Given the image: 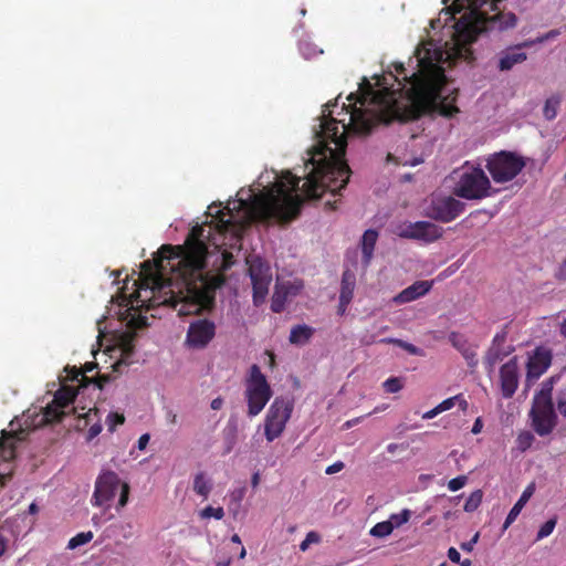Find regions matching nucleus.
Wrapping results in <instances>:
<instances>
[{
	"label": "nucleus",
	"mask_w": 566,
	"mask_h": 566,
	"mask_svg": "<svg viewBox=\"0 0 566 566\" xmlns=\"http://www.w3.org/2000/svg\"><path fill=\"white\" fill-rule=\"evenodd\" d=\"M203 226L193 227L184 245L164 244L158 256L140 266L139 286L132 294L140 306L169 305L180 316L200 314L214 306L217 289L226 277L222 273L206 271L208 248Z\"/></svg>",
	"instance_id": "obj_1"
},
{
	"label": "nucleus",
	"mask_w": 566,
	"mask_h": 566,
	"mask_svg": "<svg viewBox=\"0 0 566 566\" xmlns=\"http://www.w3.org/2000/svg\"><path fill=\"white\" fill-rule=\"evenodd\" d=\"M394 66L396 72L409 84V87L406 88L409 107L401 113L398 105L395 104L391 107L394 115L389 117L382 97L365 80L367 92L350 93L347 97L350 104L348 106L343 105L344 108H350V111H347L350 115L347 125L344 120L331 117L329 109H324L319 130L316 132L317 145L314 147L310 159L312 168L303 184V192L307 199L319 198L326 191L336 195L348 184L352 170L345 160L346 133L366 136L377 125L388 124L391 119L406 122L420 117L412 115L416 106L410 98L411 74L408 75L402 63H394ZM325 107L329 108L331 104H326Z\"/></svg>",
	"instance_id": "obj_2"
},
{
	"label": "nucleus",
	"mask_w": 566,
	"mask_h": 566,
	"mask_svg": "<svg viewBox=\"0 0 566 566\" xmlns=\"http://www.w3.org/2000/svg\"><path fill=\"white\" fill-rule=\"evenodd\" d=\"M301 178L291 171L282 174L281 179L273 186L258 195H250V199H240L234 209L244 210L243 216L234 213L233 209L226 207L218 210L216 228L220 233H231L240 238L252 222L286 224L298 217L303 199L297 191Z\"/></svg>",
	"instance_id": "obj_3"
},
{
	"label": "nucleus",
	"mask_w": 566,
	"mask_h": 566,
	"mask_svg": "<svg viewBox=\"0 0 566 566\" xmlns=\"http://www.w3.org/2000/svg\"><path fill=\"white\" fill-rule=\"evenodd\" d=\"M446 52L428 41L417 46L415 51L418 71L411 73L412 87L410 98L416 106L413 116L426 113H438L452 118L460 109L455 106L457 90L448 92L447 76L441 63Z\"/></svg>",
	"instance_id": "obj_4"
},
{
	"label": "nucleus",
	"mask_w": 566,
	"mask_h": 566,
	"mask_svg": "<svg viewBox=\"0 0 566 566\" xmlns=\"http://www.w3.org/2000/svg\"><path fill=\"white\" fill-rule=\"evenodd\" d=\"M502 0H454L459 10L463 7L468 11L455 23L458 38L464 43H473L488 31H504L514 28L517 18L512 12H501L497 4Z\"/></svg>",
	"instance_id": "obj_5"
},
{
	"label": "nucleus",
	"mask_w": 566,
	"mask_h": 566,
	"mask_svg": "<svg viewBox=\"0 0 566 566\" xmlns=\"http://www.w3.org/2000/svg\"><path fill=\"white\" fill-rule=\"evenodd\" d=\"M491 182L483 169L464 166L458 172V180L453 193L467 200H480L491 195Z\"/></svg>",
	"instance_id": "obj_6"
},
{
	"label": "nucleus",
	"mask_w": 566,
	"mask_h": 566,
	"mask_svg": "<svg viewBox=\"0 0 566 566\" xmlns=\"http://www.w3.org/2000/svg\"><path fill=\"white\" fill-rule=\"evenodd\" d=\"M118 489H120V494L117 510H120L128 502L129 485L126 482H122L118 475L113 471L102 473L95 482L92 504L94 506H109V502L114 499Z\"/></svg>",
	"instance_id": "obj_7"
},
{
	"label": "nucleus",
	"mask_w": 566,
	"mask_h": 566,
	"mask_svg": "<svg viewBox=\"0 0 566 566\" xmlns=\"http://www.w3.org/2000/svg\"><path fill=\"white\" fill-rule=\"evenodd\" d=\"M272 389L266 377L258 365H252L250 376L247 379L245 399L248 402V415L258 416L272 397Z\"/></svg>",
	"instance_id": "obj_8"
},
{
	"label": "nucleus",
	"mask_w": 566,
	"mask_h": 566,
	"mask_svg": "<svg viewBox=\"0 0 566 566\" xmlns=\"http://www.w3.org/2000/svg\"><path fill=\"white\" fill-rule=\"evenodd\" d=\"M525 165L526 163L522 156L502 150L488 158L486 169L496 184H504L513 180Z\"/></svg>",
	"instance_id": "obj_9"
},
{
	"label": "nucleus",
	"mask_w": 566,
	"mask_h": 566,
	"mask_svg": "<svg viewBox=\"0 0 566 566\" xmlns=\"http://www.w3.org/2000/svg\"><path fill=\"white\" fill-rule=\"evenodd\" d=\"M293 408V401L287 398L276 397L273 400L264 421V434L269 442H272L283 433L292 416Z\"/></svg>",
	"instance_id": "obj_10"
},
{
	"label": "nucleus",
	"mask_w": 566,
	"mask_h": 566,
	"mask_svg": "<svg viewBox=\"0 0 566 566\" xmlns=\"http://www.w3.org/2000/svg\"><path fill=\"white\" fill-rule=\"evenodd\" d=\"M249 275L253 289V304L255 306L264 303L272 282L271 269L261 258L255 256L249 262Z\"/></svg>",
	"instance_id": "obj_11"
},
{
	"label": "nucleus",
	"mask_w": 566,
	"mask_h": 566,
	"mask_svg": "<svg viewBox=\"0 0 566 566\" xmlns=\"http://www.w3.org/2000/svg\"><path fill=\"white\" fill-rule=\"evenodd\" d=\"M530 418L533 430L539 437L548 436L557 426V415L554 409V402L533 400Z\"/></svg>",
	"instance_id": "obj_12"
},
{
	"label": "nucleus",
	"mask_w": 566,
	"mask_h": 566,
	"mask_svg": "<svg viewBox=\"0 0 566 566\" xmlns=\"http://www.w3.org/2000/svg\"><path fill=\"white\" fill-rule=\"evenodd\" d=\"M216 335V324L208 318H195L189 323L185 345L191 349H203Z\"/></svg>",
	"instance_id": "obj_13"
},
{
	"label": "nucleus",
	"mask_w": 566,
	"mask_h": 566,
	"mask_svg": "<svg viewBox=\"0 0 566 566\" xmlns=\"http://www.w3.org/2000/svg\"><path fill=\"white\" fill-rule=\"evenodd\" d=\"M77 390L72 386H62L54 395L51 403L43 409V420L46 423L60 422L65 417L64 411L75 399Z\"/></svg>",
	"instance_id": "obj_14"
},
{
	"label": "nucleus",
	"mask_w": 566,
	"mask_h": 566,
	"mask_svg": "<svg viewBox=\"0 0 566 566\" xmlns=\"http://www.w3.org/2000/svg\"><path fill=\"white\" fill-rule=\"evenodd\" d=\"M465 205L449 196L432 201L430 217L437 221L451 222L464 211Z\"/></svg>",
	"instance_id": "obj_15"
},
{
	"label": "nucleus",
	"mask_w": 566,
	"mask_h": 566,
	"mask_svg": "<svg viewBox=\"0 0 566 566\" xmlns=\"http://www.w3.org/2000/svg\"><path fill=\"white\" fill-rule=\"evenodd\" d=\"M501 390L504 398H511L518 386L516 359L505 363L500 369Z\"/></svg>",
	"instance_id": "obj_16"
},
{
	"label": "nucleus",
	"mask_w": 566,
	"mask_h": 566,
	"mask_svg": "<svg viewBox=\"0 0 566 566\" xmlns=\"http://www.w3.org/2000/svg\"><path fill=\"white\" fill-rule=\"evenodd\" d=\"M552 353L548 349L538 347L527 361V378H539L551 366Z\"/></svg>",
	"instance_id": "obj_17"
},
{
	"label": "nucleus",
	"mask_w": 566,
	"mask_h": 566,
	"mask_svg": "<svg viewBox=\"0 0 566 566\" xmlns=\"http://www.w3.org/2000/svg\"><path fill=\"white\" fill-rule=\"evenodd\" d=\"M410 240H418L424 243H431L439 240L443 234V229L429 221H417L416 230L410 232Z\"/></svg>",
	"instance_id": "obj_18"
},
{
	"label": "nucleus",
	"mask_w": 566,
	"mask_h": 566,
	"mask_svg": "<svg viewBox=\"0 0 566 566\" xmlns=\"http://www.w3.org/2000/svg\"><path fill=\"white\" fill-rule=\"evenodd\" d=\"M432 287L430 281H417L410 286L402 290L399 294L394 297V301L398 304H405L412 302L423 295H426Z\"/></svg>",
	"instance_id": "obj_19"
},
{
	"label": "nucleus",
	"mask_w": 566,
	"mask_h": 566,
	"mask_svg": "<svg viewBox=\"0 0 566 566\" xmlns=\"http://www.w3.org/2000/svg\"><path fill=\"white\" fill-rule=\"evenodd\" d=\"M521 46L509 48L500 53L497 63L500 71H510L514 65L523 63L527 59L526 53L520 51Z\"/></svg>",
	"instance_id": "obj_20"
},
{
	"label": "nucleus",
	"mask_w": 566,
	"mask_h": 566,
	"mask_svg": "<svg viewBox=\"0 0 566 566\" xmlns=\"http://www.w3.org/2000/svg\"><path fill=\"white\" fill-rule=\"evenodd\" d=\"M534 490H535L534 484H530L523 491V493L520 496V499L517 500V502L513 505V507L509 512V514H507V516H506V518L504 521V524H503V531L509 528V526L517 518V516L520 515L521 511L523 510L525 504L528 502V500L533 495Z\"/></svg>",
	"instance_id": "obj_21"
},
{
	"label": "nucleus",
	"mask_w": 566,
	"mask_h": 566,
	"mask_svg": "<svg viewBox=\"0 0 566 566\" xmlns=\"http://www.w3.org/2000/svg\"><path fill=\"white\" fill-rule=\"evenodd\" d=\"M378 240V232L374 229H368L364 232L360 241L363 252V263L368 266L374 254L375 245Z\"/></svg>",
	"instance_id": "obj_22"
},
{
	"label": "nucleus",
	"mask_w": 566,
	"mask_h": 566,
	"mask_svg": "<svg viewBox=\"0 0 566 566\" xmlns=\"http://www.w3.org/2000/svg\"><path fill=\"white\" fill-rule=\"evenodd\" d=\"M356 286V275L350 270L343 272L340 282L339 300L344 303H350L354 296V290Z\"/></svg>",
	"instance_id": "obj_23"
},
{
	"label": "nucleus",
	"mask_w": 566,
	"mask_h": 566,
	"mask_svg": "<svg viewBox=\"0 0 566 566\" xmlns=\"http://www.w3.org/2000/svg\"><path fill=\"white\" fill-rule=\"evenodd\" d=\"M315 329L307 325H295L292 327L289 340L294 345L306 344L314 335Z\"/></svg>",
	"instance_id": "obj_24"
},
{
	"label": "nucleus",
	"mask_w": 566,
	"mask_h": 566,
	"mask_svg": "<svg viewBox=\"0 0 566 566\" xmlns=\"http://www.w3.org/2000/svg\"><path fill=\"white\" fill-rule=\"evenodd\" d=\"M192 489L196 494L207 500L212 490V482L209 478H207L205 472H198L193 476Z\"/></svg>",
	"instance_id": "obj_25"
},
{
	"label": "nucleus",
	"mask_w": 566,
	"mask_h": 566,
	"mask_svg": "<svg viewBox=\"0 0 566 566\" xmlns=\"http://www.w3.org/2000/svg\"><path fill=\"white\" fill-rule=\"evenodd\" d=\"M509 354L510 352H503L500 347L492 346L484 357V364L490 370H493L495 365Z\"/></svg>",
	"instance_id": "obj_26"
},
{
	"label": "nucleus",
	"mask_w": 566,
	"mask_h": 566,
	"mask_svg": "<svg viewBox=\"0 0 566 566\" xmlns=\"http://www.w3.org/2000/svg\"><path fill=\"white\" fill-rule=\"evenodd\" d=\"M66 379L70 381H78L80 387H87L91 385V378L87 375L81 373L75 366H66L65 367Z\"/></svg>",
	"instance_id": "obj_27"
},
{
	"label": "nucleus",
	"mask_w": 566,
	"mask_h": 566,
	"mask_svg": "<svg viewBox=\"0 0 566 566\" xmlns=\"http://www.w3.org/2000/svg\"><path fill=\"white\" fill-rule=\"evenodd\" d=\"M395 528V524L392 522H389V521H384V522H379L377 524H375L369 534L374 537H386L388 535H390L392 533Z\"/></svg>",
	"instance_id": "obj_28"
},
{
	"label": "nucleus",
	"mask_w": 566,
	"mask_h": 566,
	"mask_svg": "<svg viewBox=\"0 0 566 566\" xmlns=\"http://www.w3.org/2000/svg\"><path fill=\"white\" fill-rule=\"evenodd\" d=\"M380 342L387 343V344H395L411 355L423 356V350L421 348L415 346L411 343H407L405 340L397 339V338H384Z\"/></svg>",
	"instance_id": "obj_29"
},
{
	"label": "nucleus",
	"mask_w": 566,
	"mask_h": 566,
	"mask_svg": "<svg viewBox=\"0 0 566 566\" xmlns=\"http://www.w3.org/2000/svg\"><path fill=\"white\" fill-rule=\"evenodd\" d=\"M553 384H554V378H549V379L545 380L542 384L541 390L537 394H535L533 400L543 401V402L544 401L553 402V398H552Z\"/></svg>",
	"instance_id": "obj_30"
},
{
	"label": "nucleus",
	"mask_w": 566,
	"mask_h": 566,
	"mask_svg": "<svg viewBox=\"0 0 566 566\" xmlns=\"http://www.w3.org/2000/svg\"><path fill=\"white\" fill-rule=\"evenodd\" d=\"M483 492L481 490L473 491L467 499L463 510L468 513L474 512L481 504Z\"/></svg>",
	"instance_id": "obj_31"
},
{
	"label": "nucleus",
	"mask_w": 566,
	"mask_h": 566,
	"mask_svg": "<svg viewBox=\"0 0 566 566\" xmlns=\"http://www.w3.org/2000/svg\"><path fill=\"white\" fill-rule=\"evenodd\" d=\"M449 342L459 352H462L464 348L471 345L468 338L458 332H451L449 334Z\"/></svg>",
	"instance_id": "obj_32"
},
{
	"label": "nucleus",
	"mask_w": 566,
	"mask_h": 566,
	"mask_svg": "<svg viewBox=\"0 0 566 566\" xmlns=\"http://www.w3.org/2000/svg\"><path fill=\"white\" fill-rule=\"evenodd\" d=\"M92 538H93V533L91 531L78 533L69 541L67 547L70 549H74L78 546L87 544Z\"/></svg>",
	"instance_id": "obj_33"
},
{
	"label": "nucleus",
	"mask_w": 566,
	"mask_h": 566,
	"mask_svg": "<svg viewBox=\"0 0 566 566\" xmlns=\"http://www.w3.org/2000/svg\"><path fill=\"white\" fill-rule=\"evenodd\" d=\"M462 357L465 359L468 366L470 368H475L479 364L478 354H476V346H473L472 344L464 348L462 352H460Z\"/></svg>",
	"instance_id": "obj_34"
},
{
	"label": "nucleus",
	"mask_w": 566,
	"mask_h": 566,
	"mask_svg": "<svg viewBox=\"0 0 566 566\" xmlns=\"http://www.w3.org/2000/svg\"><path fill=\"white\" fill-rule=\"evenodd\" d=\"M417 222H402L395 227L394 233L402 239L410 240V232L416 230Z\"/></svg>",
	"instance_id": "obj_35"
},
{
	"label": "nucleus",
	"mask_w": 566,
	"mask_h": 566,
	"mask_svg": "<svg viewBox=\"0 0 566 566\" xmlns=\"http://www.w3.org/2000/svg\"><path fill=\"white\" fill-rule=\"evenodd\" d=\"M534 442V436L530 431H523L517 436L516 444L518 450L522 452L526 451L532 447Z\"/></svg>",
	"instance_id": "obj_36"
},
{
	"label": "nucleus",
	"mask_w": 566,
	"mask_h": 566,
	"mask_svg": "<svg viewBox=\"0 0 566 566\" xmlns=\"http://www.w3.org/2000/svg\"><path fill=\"white\" fill-rule=\"evenodd\" d=\"M556 523H557L556 517H553V518H549L548 521H546L538 530L536 539L541 541V539L549 536L553 533V531L556 526Z\"/></svg>",
	"instance_id": "obj_37"
},
{
	"label": "nucleus",
	"mask_w": 566,
	"mask_h": 566,
	"mask_svg": "<svg viewBox=\"0 0 566 566\" xmlns=\"http://www.w3.org/2000/svg\"><path fill=\"white\" fill-rule=\"evenodd\" d=\"M201 518L214 517L216 520H222L224 517V511L222 507L207 506L199 513Z\"/></svg>",
	"instance_id": "obj_38"
},
{
	"label": "nucleus",
	"mask_w": 566,
	"mask_h": 566,
	"mask_svg": "<svg viewBox=\"0 0 566 566\" xmlns=\"http://www.w3.org/2000/svg\"><path fill=\"white\" fill-rule=\"evenodd\" d=\"M384 389L386 392L395 394L402 389V382L398 377H390L384 384Z\"/></svg>",
	"instance_id": "obj_39"
},
{
	"label": "nucleus",
	"mask_w": 566,
	"mask_h": 566,
	"mask_svg": "<svg viewBox=\"0 0 566 566\" xmlns=\"http://www.w3.org/2000/svg\"><path fill=\"white\" fill-rule=\"evenodd\" d=\"M559 104L557 98H549L546 101L544 106V116L546 119H554L556 117V108Z\"/></svg>",
	"instance_id": "obj_40"
},
{
	"label": "nucleus",
	"mask_w": 566,
	"mask_h": 566,
	"mask_svg": "<svg viewBox=\"0 0 566 566\" xmlns=\"http://www.w3.org/2000/svg\"><path fill=\"white\" fill-rule=\"evenodd\" d=\"M106 422L108 426V430L111 432H113V431H115L117 426L123 424L125 422V417H124V415L118 413V412H111L107 416Z\"/></svg>",
	"instance_id": "obj_41"
},
{
	"label": "nucleus",
	"mask_w": 566,
	"mask_h": 566,
	"mask_svg": "<svg viewBox=\"0 0 566 566\" xmlns=\"http://www.w3.org/2000/svg\"><path fill=\"white\" fill-rule=\"evenodd\" d=\"M411 516V512L408 509L402 510L399 514H392L389 522H392L395 524V527H399L402 524H406Z\"/></svg>",
	"instance_id": "obj_42"
},
{
	"label": "nucleus",
	"mask_w": 566,
	"mask_h": 566,
	"mask_svg": "<svg viewBox=\"0 0 566 566\" xmlns=\"http://www.w3.org/2000/svg\"><path fill=\"white\" fill-rule=\"evenodd\" d=\"M321 541V537L319 535L314 532V531H311L306 534L305 538L302 541V543L300 544V549L302 552H305L308 549L310 545L311 544H316Z\"/></svg>",
	"instance_id": "obj_43"
},
{
	"label": "nucleus",
	"mask_w": 566,
	"mask_h": 566,
	"mask_svg": "<svg viewBox=\"0 0 566 566\" xmlns=\"http://www.w3.org/2000/svg\"><path fill=\"white\" fill-rule=\"evenodd\" d=\"M558 412L566 418V390H559L555 398Z\"/></svg>",
	"instance_id": "obj_44"
},
{
	"label": "nucleus",
	"mask_w": 566,
	"mask_h": 566,
	"mask_svg": "<svg viewBox=\"0 0 566 566\" xmlns=\"http://www.w3.org/2000/svg\"><path fill=\"white\" fill-rule=\"evenodd\" d=\"M116 376L112 374H102L95 378H91V384H94L98 389H103L105 384L113 381Z\"/></svg>",
	"instance_id": "obj_45"
},
{
	"label": "nucleus",
	"mask_w": 566,
	"mask_h": 566,
	"mask_svg": "<svg viewBox=\"0 0 566 566\" xmlns=\"http://www.w3.org/2000/svg\"><path fill=\"white\" fill-rule=\"evenodd\" d=\"M468 482V478L465 475H459L454 479H451L448 483V489L452 492H455L462 489Z\"/></svg>",
	"instance_id": "obj_46"
},
{
	"label": "nucleus",
	"mask_w": 566,
	"mask_h": 566,
	"mask_svg": "<svg viewBox=\"0 0 566 566\" xmlns=\"http://www.w3.org/2000/svg\"><path fill=\"white\" fill-rule=\"evenodd\" d=\"M0 451H2L1 458L3 460L11 459L14 455V447L8 442V439L1 441Z\"/></svg>",
	"instance_id": "obj_47"
},
{
	"label": "nucleus",
	"mask_w": 566,
	"mask_h": 566,
	"mask_svg": "<svg viewBox=\"0 0 566 566\" xmlns=\"http://www.w3.org/2000/svg\"><path fill=\"white\" fill-rule=\"evenodd\" d=\"M284 308V300L281 298L280 296H274L272 298V303H271V310L274 312V313H281Z\"/></svg>",
	"instance_id": "obj_48"
},
{
	"label": "nucleus",
	"mask_w": 566,
	"mask_h": 566,
	"mask_svg": "<svg viewBox=\"0 0 566 566\" xmlns=\"http://www.w3.org/2000/svg\"><path fill=\"white\" fill-rule=\"evenodd\" d=\"M453 401H454V406L458 405L460 410H462L463 412H465L468 410L469 403H468L467 399L463 397V395L459 394V395L453 396Z\"/></svg>",
	"instance_id": "obj_49"
},
{
	"label": "nucleus",
	"mask_w": 566,
	"mask_h": 566,
	"mask_svg": "<svg viewBox=\"0 0 566 566\" xmlns=\"http://www.w3.org/2000/svg\"><path fill=\"white\" fill-rule=\"evenodd\" d=\"M344 462L342 461H336L335 463H333L332 465H328L325 470V473L331 475V474H334V473H337L339 471H342L344 469Z\"/></svg>",
	"instance_id": "obj_50"
},
{
	"label": "nucleus",
	"mask_w": 566,
	"mask_h": 566,
	"mask_svg": "<svg viewBox=\"0 0 566 566\" xmlns=\"http://www.w3.org/2000/svg\"><path fill=\"white\" fill-rule=\"evenodd\" d=\"M437 407L440 410V412H443V411L452 409L454 407L453 397L444 399Z\"/></svg>",
	"instance_id": "obj_51"
},
{
	"label": "nucleus",
	"mask_w": 566,
	"mask_h": 566,
	"mask_svg": "<svg viewBox=\"0 0 566 566\" xmlns=\"http://www.w3.org/2000/svg\"><path fill=\"white\" fill-rule=\"evenodd\" d=\"M478 541H479V533H476L469 542L462 543L461 548L464 552H472V549H473L474 545L478 543Z\"/></svg>",
	"instance_id": "obj_52"
},
{
	"label": "nucleus",
	"mask_w": 566,
	"mask_h": 566,
	"mask_svg": "<svg viewBox=\"0 0 566 566\" xmlns=\"http://www.w3.org/2000/svg\"><path fill=\"white\" fill-rule=\"evenodd\" d=\"M555 277L559 281L566 280V259L562 262V264L558 266Z\"/></svg>",
	"instance_id": "obj_53"
},
{
	"label": "nucleus",
	"mask_w": 566,
	"mask_h": 566,
	"mask_svg": "<svg viewBox=\"0 0 566 566\" xmlns=\"http://www.w3.org/2000/svg\"><path fill=\"white\" fill-rule=\"evenodd\" d=\"M448 557L452 563H460L461 555L454 547L448 549Z\"/></svg>",
	"instance_id": "obj_54"
},
{
	"label": "nucleus",
	"mask_w": 566,
	"mask_h": 566,
	"mask_svg": "<svg viewBox=\"0 0 566 566\" xmlns=\"http://www.w3.org/2000/svg\"><path fill=\"white\" fill-rule=\"evenodd\" d=\"M165 417H166V421H167L169 424H171V426L177 424V422H178V416H177V413H175L171 409H168V410L166 411Z\"/></svg>",
	"instance_id": "obj_55"
},
{
	"label": "nucleus",
	"mask_w": 566,
	"mask_h": 566,
	"mask_svg": "<svg viewBox=\"0 0 566 566\" xmlns=\"http://www.w3.org/2000/svg\"><path fill=\"white\" fill-rule=\"evenodd\" d=\"M505 339H506V334L505 333H501V334H496L493 338V344L492 346H496V347H500L501 348V345L503 343H505Z\"/></svg>",
	"instance_id": "obj_56"
},
{
	"label": "nucleus",
	"mask_w": 566,
	"mask_h": 566,
	"mask_svg": "<svg viewBox=\"0 0 566 566\" xmlns=\"http://www.w3.org/2000/svg\"><path fill=\"white\" fill-rule=\"evenodd\" d=\"M102 431V426L101 424H93L90 429H88V439H93L95 438L96 436H98Z\"/></svg>",
	"instance_id": "obj_57"
},
{
	"label": "nucleus",
	"mask_w": 566,
	"mask_h": 566,
	"mask_svg": "<svg viewBox=\"0 0 566 566\" xmlns=\"http://www.w3.org/2000/svg\"><path fill=\"white\" fill-rule=\"evenodd\" d=\"M149 442V434L148 433H145L143 436L139 437L138 439V449L139 450H144L146 448V446L148 444Z\"/></svg>",
	"instance_id": "obj_58"
},
{
	"label": "nucleus",
	"mask_w": 566,
	"mask_h": 566,
	"mask_svg": "<svg viewBox=\"0 0 566 566\" xmlns=\"http://www.w3.org/2000/svg\"><path fill=\"white\" fill-rule=\"evenodd\" d=\"M440 412V410L438 409V407L436 406L434 408H432L431 410L424 412L422 415V419H426V420H429V419H432L434 417H437Z\"/></svg>",
	"instance_id": "obj_59"
},
{
	"label": "nucleus",
	"mask_w": 566,
	"mask_h": 566,
	"mask_svg": "<svg viewBox=\"0 0 566 566\" xmlns=\"http://www.w3.org/2000/svg\"><path fill=\"white\" fill-rule=\"evenodd\" d=\"M223 406V399L221 397H217L211 401V409L213 410H220Z\"/></svg>",
	"instance_id": "obj_60"
},
{
	"label": "nucleus",
	"mask_w": 566,
	"mask_h": 566,
	"mask_svg": "<svg viewBox=\"0 0 566 566\" xmlns=\"http://www.w3.org/2000/svg\"><path fill=\"white\" fill-rule=\"evenodd\" d=\"M96 367H97L96 363H86L84 365V368L81 370V373L86 375V373H90V371L94 370Z\"/></svg>",
	"instance_id": "obj_61"
},
{
	"label": "nucleus",
	"mask_w": 566,
	"mask_h": 566,
	"mask_svg": "<svg viewBox=\"0 0 566 566\" xmlns=\"http://www.w3.org/2000/svg\"><path fill=\"white\" fill-rule=\"evenodd\" d=\"M481 428H482V421L480 418H478L475 420V422L473 423V427H472V432L474 434L479 433L481 431Z\"/></svg>",
	"instance_id": "obj_62"
},
{
	"label": "nucleus",
	"mask_w": 566,
	"mask_h": 566,
	"mask_svg": "<svg viewBox=\"0 0 566 566\" xmlns=\"http://www.w3.org/2000/svg\"><path fill=\"white\" fill-rule=\"evenodd\" d=\"M559 334L563 338L566 339V318H564L560 323H559Z\"/></svg>",
	"instance_id": "obj_63"
},
{
	"label": "nucleus",
	"mask_w": 566,
	"mask_h": 566,
	"mask_svg": "<svg viewBox=\"0 0 566 566\" xmlns=\"http://www.w3.org/2000/svg\"><path fill=\"white\" fill-rule=\"evenodd\" d=\"M230 563H231V557L228 556V557L223 558L222 560L217 562L214 566H229Z\"/></svg>",
	"instance_id": "obj_64"
}]
</instances>
